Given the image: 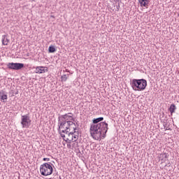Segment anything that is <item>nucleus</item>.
Listing matches in <instances>:
<instances>
[{"mask_svg":"<svg viewBox=\"0 0 179 179\" xmlns=\"http://www.w3.org/2000/svg\"><path fill=\"white\" fill-rule=\"evenodd\" d=\"M101 121H104V117L94 118L92 120L93 124L90 126V135L95 141L104 139L108 131V124Z\"/></svg>","mask_w":179,"mask_h":179,"instance_id":"1","label":"nucleus"},{"mask_svg":"<svg viewBox=\"0 0 179 179\" xmlns=\"http://www.w3.org/2000/svg\"><path fill=\"white\" fill-rule=\"evenodd\" d=\"M133 90L142 91L146 89L148 86V81L146 80L142 79H133L130 83Z\"/></svg>","mask_w":179,"mask_h":179,"instance_id":"2","label":"nucleus"},{"mask_svg":"<svg viewBox=\"0 0 179 179\" xmlns=\"http://www.w3.org/2000/svg\"><path fill=\"white\" fill-rule=\"evenodd\" d=\"M72 125H76L73 122H65L64 120H58L59 131L62 130V134H69L72 128Z\"/></svg>","mask_w":179,"mask_h":179,"instance_id":"3","label":"nucleus"},{"mask_svg":"<svg viewBox=\"0 0 179 179\" xmlns=\"http://www.w3.org/2000/svg\"><path fill=\"white\" fill-rule=\"evenodd\" d=\"M40 171L41 176H44L45 177H47V176H51V174H52V171H54V169H52V164H51V162L43 164L41 165Z\"/></svg>","mask_w":179,"mask_h":179,"instance_id":"4","label":"nucleus"},{"mask_svg":"<svg viewBox=\"0 0 179 179\" xmlns=\"http://www.w3.org/2000/svg\"><path fill=\"white\" fill-rule=\"evenodd\" d=\"M21 125L22 128H29L31 125V120L28 114L21 116Z\"/></svg>","mask_w":179,"mask_h":179,"instance_id":"5","label":"nucleus"},{"mask_svg":"<svg viewBox=\"0 0 179 179\" xmlns=\"http://www.w3.org/2000/svg\"><path fill=\"white\" fill-rule=\"evenodd\" d=\"M58 120H60V121H64L66 122H73V121H75V118H73V113H72L62 115L59 116Z\"/></svg>","mask_w":179,"mask_h":179,"instance_id":"6","label":"nucleus"},{"mask_svg":"<svg viewBox=\"0 0 179 179\" xmlns=\"http://www.w3.org/2000/svg\"><path fill=\"white\" fill-rule=\"evenodd\" d=\"M7 67L8 69H13V71H20L22 68H24V64L22 63H8Z\"/></svg>","mask_w":179,"mask_h":179,"instance_id":"7","label":"nucleus"},{"mask_svg":"<svg viewBox=\"0 0 179 179\" xmlns=\"http://www.w3.org/2000/svg\"><path fill=\"white\" fill-rule=\"evenodd\" d=\"M73 142H76L79 139V129L73 127Z\"/></svg>","mask_w":179,"mask_h":179,"instance_id":"8","label":"nucleus"},{"mask_svg":"<svg viewBox=\"0 0 179 179\" xmlns=\"http://www.w3.org/2000/svg\"><path fill=\"white\" fill-rule=\"evenodd\" d=\"M35 72L36 73H45V72H48V69L44 66H37Z\"/></svg>","mask_w":179,"mask_h":179,"instance_id":"9","label":"nucleus"},{"mask_svg":"<svg viewBox=\"0 0 179 179\" xmlns=\"http://www.w3.org/2000/svg\"><path fill=\"white\" fill-rule=\"evenodd\" d=\"M0 99L3 103H6L5 100H8V94H6V92L3 90L0 91Z\"/></svg>","mask_w":179,"mask_h":179,"instance_id":"10","label":"nucleus"},{"mask_svg":"<svg viewBox=\"0 0 179 179\" xmlns=\"http://www.w3.org/2000/svg\"><path fill=\"white\" fill-rule=\"evenodd\" d=\"M67 138L66 139V142H69V143H71V142H73V131H69L67 134Z\"/></svg>","mask_w":179,"mask_h":179,"instance_id":"11","label":"nucleus"},{"mask_svg":"<svg viewBox=\"0 0 179 179\" xmlns=\"http://www.w3.org/2000/svg\"><path fill=\"white\" fill-rule=\"evenodd\" d=\"M141 6H144V8H148L149 6V2L150 0H138Z\"/></svg>","mask_w":179,"mask_h":179,"instance_id":"12","label":"nucleus"},{"mask_svg":"<svg viewBox=\"0 0 179 179\" xmlns=\"http://www.w3.org/2000/svg\"><path fill=\"white\" fill-rule=\"evenodd\" d=\"M1 41H2V44L3 45H8V44H9V39L8 38L7 36L6 35H3L2 36V39H1Z\"/></svg>","mask_w":179,"mask_h":179,"instance_id":"13","label":"nucleus"},{"mask_svg":"<svg viewBox=\"0 0 179 179\" xmlns=\"http://www.w3.org/2000/svg\"><path fill=\"white\" fill-rule=\"evenodd\" d=\"M176 110H177V106H176V104L171 103L170 106V108L169 109V110L171 113V115H173V114H174V113H176Z\"/></svg>","mask_w":179,"mask_h":179,"instance_id":"14","label":"nucleus"},{"mask_svg":"<svg viewBox=\"0 0 179 179\" xmlns=\"http://www.w3.org/2000/svg\"><path fill=\"white\" fill-rule=\"evenodd\" d=\"M169 156L167 155V153H164L160 155V159L162 162H166V159H167Z\"/></svg>","mask_w":179,"mask_h":179,"instance_id":"15","label":"nucleus"},{"mask_svg":"<svg viewBox=\"0 0 179 179\" xmlns=\"http://www.w3.org/2000/svg\"><path fill=\"white\" fill-rule=\"evenodd\" d=\"M55 51H57V49H55V46L54 45L49 46V48H48L49 52L52 53V52H55Z\"/></svg>","mask_w":179,"mask_h":179,"instance_id":"16","label":"nucleus"},{"mask_svg":"<svg viewBox=\"0 0 179 179\" xmlns=\"http://www.w3.org/2000/svg\"><path fill=\"white\" fill-rule=\"evenodd\" d=\"M62 82H66L68 77L66 76V74H64L61 76Z\"/></svg>","mask_w":179,"mask_h":179,"instance_id":"17","label":"nucleus"},{"mask_svg":"<svg viewBox=\"0 0 179 179\" xmlns=\"http://www.w3.org/2000/svg\"><path fill=\"white\" fill-rule=\"evenodd\" d=\"M60 135H61L62 138H63L64 141H66V140L65 139V134H62V133L60 132Z\"/></svg>","mask_w":179,"mask_h":179,"instance_id":"18","label":"nucleus"},{"mask_svg":"<svg viewBox=\"0 0 179 179\" xmlns=\"http://www.w3.org/2000/svg\"><path fill=\"white\" fill-rule=\"evenodd\" d=\"M43 162H50V158H43Z\"/></svg>","mask_w":179,"mask_h":179,"instance_id":"19","label":"nucleus"},{"mask_svg":"<svg viewBox=\"0 0 179 179\" xmlns=\"http://www.w3.org/2000/svg\"><path fill=\"white\" fill-rule=\"evenodd\" d=\"M117 9L118 10V9H120V5L117 6Z\"/></svg>","mask_w":179,"mask_h":179,"instance_id":"20","label":"nucleus"},{"mask_svg":"<svg viewBox=\"0 0 179 179\" xmlns=\"http://www.w3.org/2000/svg\"><path fill=\"white\" fill-rule=\"evenodd\" d=\"M167 129H168L166 128V131H167Z\"/></svg>","mask_w":179,"mask_h":179,"instance_id":"21","label":"nucleus"},{"mask_svg":"<svg viewBox=\"0 0 179 179\" xmlns=\"http://www.w3.org/2000/svg\"><path fill=\"white\" fill-rule=\"evenodd\" d=\"M31 1H36V0H31Z\"/></svg>","mask_w":179,"mask_h":179,"instance_id":"22","label":"nucleus"}]
</instances>
